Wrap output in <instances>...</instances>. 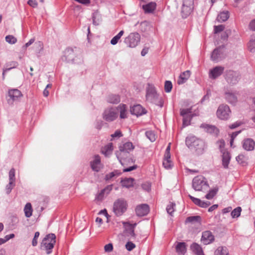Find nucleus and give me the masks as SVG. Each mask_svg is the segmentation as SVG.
Segmentation results:
<instances>
[{
    "mask_svg": "<svg viewBox=\"0 0 255 255\" xmlns=\"http://www.w3.org/2000/svg\"><path fill=\"white\" fill-rule=\"evenodd\" d=\"M18 65V64L16 61H12L7 64V66H10L8 68H10V70L17 67Z\"/></svg>",
    "mask_w": 255,
    "mask_h": 255,
    "instance_id": "59",
    "label": "nucleus"
},
{
    "mask_svg": "<svg viewBox=\"0 0 255 255\" xmlns=\"http://www.w3.org/2000/svg\"><path fill=\"white\" fill-rule=\"evenodd\" d=\"M108 103L116 104L120 102V98L117 95H110L107 98Z\"/></svg>",
    "mask_w": 255,
    "mask_h": 255,
    "instance_id": "33",
    "label": "nucleus"
},
{
    "mask_svg": "<svg viewBox=\"0 0 255 255\" xmlns=\"http://www.w3.org/2000/svg\"><path fill=\"white\" fill-rule=\"evenodd\" d=\"M205 128H206L207 131L209 133H217L218 132V129L213 126L206 125Z\"/></svg>",
    "mask_w": 255,
    "mask_h": 255,
    "instance_id": "41",
    "label": "nucleus"
},
{
    "mask_svg": "<svg viewBox=\"0 0 255 255\" xmlns=\"http://www.w3.org/2000/svg\"><path fill=\"white\" fill-rule=\"evenodd\" d=\"M190 75L191 72L189 70H187L181 73L177 81L178 84L181 85L185 83L189 79Z\"/></svg>",
    "mask_w": 255,
    "mask_h": 255,
    "instance_id": "22",
    "label": "nucleus"
},
{
    "mask_svg": "<svg viewBox=\"0 0 255 255\" xmlns=\"http://www.w3.org/2000/svg\"><path fill=\"white\" fill-rule=\"evenodd\" d=\"M214 240V236L209 231H206L202 233L201 242L204 245H208Z\"/></svg>",
    "mask_w": 255,
    "mask_h": 255,
    "instance_id": "14",
    "label": "nucleus"
},
{
    "mask_svg": "<svg viewBox=\"0 0 255 255\" xmlns=\"http://www.w3.org/2000/svg\"><path fill=\"white\" fill-rule=\"evenodd\" d=\"M15 170L12 168L9 172V181L15 182Z\"/></svg>",
    "mask_w": 255,
    "mask_h": 255,
    "instance_id": "49",
    "label": "nucleus"
},
{
    "mask_svg": "<svg viewBox=\"0 0 255 255\" xmlns=\"http://www.w3.org/2000/svg\"><path fill=\"white\" fill-rule=\"evenodd\" d=\"M130 113L136 116H140L145 113L144 109L140 105H134L130 108Z\"/></svg>",
    "mask_w": 255,
    "mask_h": 255,
    "instance_id": "23",
    "label": "nucleus"
},
{
    "mask_svg": "<svg viewBox=\"0 0 255 255\" xmlns=\"http://www.w3.org/2000/svg\"><path fill=\"white\" fill-rule=\"evenodd\" d=\"M118 109L116 107L108 108L103 114V118L108 122H112L118 118Z\"/></svg>",
    "mask_w": 255,
    "mask_h": 255,
    "instance_id": "8",
    "label": "nucleus"
},
{
    "mask_svg": "<svg viewBox=\"0 0 255 255\" xmlns=\"http://www.w3.org/2000/svg\"><path fill=\"white\" fill-rule=\"evenodd\" d=\"M215 255H230L228 249L225 247H219L214 252Z\"/></svg>",
    "mask_w": 255,
    "mask_h": 255,
    "instance_id": "31",
    "label": "nucleus"
},
{
    "mask_svg": "<svg viewBox=\"0 0 255 255\" xmlns=\"http://www.w3.org/2000/svg\"><path fill=\"white\" fill-rule=\"evenodd\" d=\"M5 40L7 43L10 44H15L17 42V39L14 36L11 35L6 36Z\"/></svg>",
    "mask_w": 255,
    "mask_h": 255,
    "instance_id": "40",
    "label": "nucleus"
},
{
    "mask_svg": "<svg viewBox=\"0 0 255 255\" xmlns=\"http://www.w3.org/2000/svg\"><path fill=\"white\" fill-rule=\"evenodd\" d=\"M134 181L132 178H125L122 179L121 182L123 187L128 188L133 186Z\"/></svg>",
    "mask_w": 255,
    "mask_h": 255,
    "instance_id": "25",
    "label": "nucleus"
},
{
    "mask_svg": "<svg viewBox=\"0 0 255 255\" xmlns=\"http://www.w3.org/2000/svg\"><path fill=\"white\" fill-rule=\"evenodd\" d=\"M14 183V182L9 181V183L6 185L5 188L6 192L7 194H9L11 192L12 189L15 185Z\"/></svg>",
    "mask_w": 255,
    "mask_h": 255,
    "instance_id": "51",
    "label": "nucleus"
},
{
    "mask_svg": "<svg viewBox=\"0 0 255 255\" xmlns=\"http://www.w3.org/2000/svg\"><path fill=\"white\" fill-rule=\"evenodd\" d=\"M113 188V185H110L107 186L105 188L103 189L102 190L105 192L107 194H108L110 191L112 190Z\"/></svg>",
    "mask_w": 255,
    "mask_h": 255,
    "instance_id": "63",
    "label": "nucleus"
},
{
    "mask_svg": "<svg viewBox=\"0 0 255 255\" xmlns=\"http://www.w3.org/2000/svg\"><path fill=\"white\" fill-rule=\"evenodd\" d=\"M239 131L233 132L231 136V139H230V145L231 147L233 145V141L234 139L237 137L239 133Z\"/></svg>",
    "mask_w": 255,
    "mask_h": 255,
    "instance_id": "57",
    "label": "nucleus"
},
{
    "mask_svg": "<svg viewBox=\"0 0 255 255\" xmlns=\"http://www.w3.org/2000/svg\"><path fill=\"white\" fill-rule=\"evenodd\" d=\"M74 57L75 53L73 49L71 48H67L65 51L64 60L68 62H73Z\"/></svg>",
    "mask_w": 255,
    "mask_h": 255,
    "instance_id": "19",
    "label": "nucleus"
},
{
    "mask_svg": "<svg viewBox=\"0 0 255 255\" xmlns=\"http://www.w3.org/2000/svg\"><path fill=\"white\" fill-rule=\"evenodd\" d=\"M172 88V83L169 81H166L164 84V90L167 93L170 92Z\"/></svg>",
    "mask_w": 255,
    "mask_h": 255,
    "instance_id": "45",
    "label": "nucleus"
},
{
    "mask_svg": "<svg viewBox=\"0 0 255 255\" xmlns=\"http://www.w3.org/2000/svg\"><path fill=\"white\" fill-rule=\"evenodd\" d=\"M175 207V204L173 203H171L170 204L168 205L166 207V211L167 213L172 215V213L174 211V207Z\"/></svg>",
    "mask_w": 255,
    "mask_h": 255,
    "instance_id": "46",
    "label": "nucleus"
},
{
    "mask_svg": "<svg viewBox=\"0 0 255 255\" xmlns=\"http://www.w3.org/2000/svg\"><path fill=\"white\" fill-rule=\"evenodd\" d=\"M190 2L186 3V5L182 4L181 12L182 14V17L186 18L188 15H189L192 11V5H191V1L190 0Z\"/></svg>",
    "mask_w": 255,
    "mask_h": 255,
    "instance_id": "20",
    "label": "nucleus"
},
{
    "mask_svg": "<svg viewBox=\"0 0 255 255\" xmlns=\"http://www.w3.org/2000/svg\"><path fill=\"white\" fill-rule=\"evenodd\" d=\"M176 250L179 255H184L186 251L185 243H178L176 247Z\"/></svg>",
    "mask_w": 255,
    "mask_h": 255,
    "instance_id": "29",
    "label": "nucleus"
},
{
    "mask_svg": "<svg viewBox=\"0 0 255 255\" xmlns=\"http://www.w3.org/2000/svg\"><path fill=\"white\" fill-rule=\"evenodd\" d=\"M149 211V208L147 204H141L136 207L135 209L136 214L138 216H144L146 215Z\"/></svg>",
    "mask_w": 255,
    "mask_h": 255,
    "instance_id": "15",
    "label": "nucleus"
},
{
    "mask_svg": "<svg viewBox=\"0 0 255 255\" xmlns=\"http://www.w3.org/2000/svg\"><path fill=\"white\" fill-rule=\"evenodd\" d=\"M124 33V31L123 30H121L117 35L114 36L111 40V44L116 45L118 42L119 40L123 36Z\"/></svg>",
    "mask_w": 255,
    "mask_h": 255,
    "instance_id": "38",
    "label": "nucleus"
},
{
    "mask_svg": "<svg viewBox=\"0 0 255 255\" xmlns=\"http://www.w3.org/2000/svg\"><path fill=\"white\" fill-rule=\"evenodd\" d=\"M39 236V233L36 232L35 233L34 237L32 240V244L33 246H36L37 244V239Z\"/></svg>",
    "mask_w": 255,
    "mask_h": 255,
    "instance_id": "56",
    "label": "nucleus"
},
{
    "mask_svg": "<svg viewBox=\"0 0 255 255\" xmlns=\"http://www.w3.org/2000/svg\"><path fill=\"white\" fill-rule=\"evenodd\" d=\"M90 165L93 170L98 172L102 168L101 158L99 155H95L93 160L90 162Z\"/></svg>",
    "mask_w": 255,
    "mask_h": 255,
    "instance_id": "13",
    "label": "nucleus"
},
{
    "mask_svg": "<svg viewBox=\"0 0 255 255\" xmlns=\"http://www.w3.org/2000/svg\"><path fill=\"white\" fill-rule=\"evenodd\" d=\"M225 47L224 46H220L213 51L211 59L213 61L218 62L225 58Z\"/></svg>",
    "mask_w": 255,
    "mask_h": 255,
    "instance_id": "9",
    "label": "nucleus"
},
{
    "mask_svg": "<svg viewBox=\"0 0 255 255\" xmlns=\"http://www.w3.org/2000/svg\"><path fill=\"white\" fill-rule=\"evenodd\" d=\"M113 150V143H109L102 148L101 151L105 156L108 157L112 153Z\"/></svg>",
    "mask_w": 255,
    "mask_h": 255,
    "instance_id": "24",
    "label": "nucleus"
},
{
    "mask_svg": "<svg viewBox=\"0 0 255 255\" xmlns=\"http://www.w3.org/2000/svg\"><path fill=\"white\" fill-rule=\"evenodd\" d=\"M146 136L151 141V142H153L156 140V135L155 133L151 131H147L145 132Z\"/></svg>",
    "mask_w": 255,
    "mask_h": 255,
    "instance_id": "39",
    "label": "nucleus"
},
{
    "mask_svg": "<svg viewBox=\"0 0 255 255\" xmlns=\"http://www.w3.org/2000/svg\"><path fill=\"white\" fill-rule=\"evenodd\" d=\"M255 146V141L250 138L245 139L243 141V147L247 151H252Z\"/></svg>",
    "mask_w": 255,
    "mask_h": 255,
    "instance_id": "17",
    "label": "nucleus"
},
{
    "mask_svg": "<svg viewBox=\"0 0 255 255\" xmlns=\"http://www.w3.org/2000/svg\"><path fill=\"white\" fill-rule=\"evenodd\" d=\"M240 165L245 166L248 164V157L242 154H240Z\"/></svg>",
    "mask_w": 255,
    "mask_h": 255,
    "instance_id": "44",
    "label": "nucleus"
},
{
    "mask_svg": "<svg viewBox=\"0 0 255 255\" xmlns=\"http://www.w3.org/2000/svg\"><path fill=\"white\" fill-rule=\"evenodd\" d=\"M225 68L221 66H217L210 69L209 72V77L211 79H216L224 72Z\"/></svg>",
    "mask_w": 255,
    "mask_h": 255,
    "instance_id": "11",
    "label": "nucleus"
},
{
    "mask_svg": "<svg viewBox=\"0 0 255 255\" xmlns=\"http://www.w3.org/2000/svg\"><path fill=\"white\" fill-rule=\"evenodd\" d=\"M238 73L233 70H228L226 72V79L229 84L233 85L238 83Z\"/></svg>",
    "mask_w": 255,
    "mask_h": 255,
    "instance_id": "12",
    "label": "nucleus"
},
{
    "mask_svg": "<svg viewBox=\"0 0 255 255\" xmlns=\"http://www.w3.org/2000/svg\"><path fill=\"white\" fill-rule=\"evenodd\" d=\"M225 29V26L224 25H215L214 26V33L217 34L220 32L223 31Z\"/></svg>",
    "mask_w": 255,
    "mask_h": 255,
    "instance_id": "48",
    "label": "nucleus"
},
{
    "mask_svg": "<svg viewBox=\"0 0 255 255\" xmlns=\"http://www.w3.org/2000/svg\"><path fill=\"white\" fill-rule=\"evenodd\" d=\"M248 48L250 52H255V36H251L250 40L248 43Z\"/></svg>",
    "mask_w": 255,
    "mask_h": 255,
    "instance_id": "36",
    "label": "nucleus"
},
{
    "mask_svg": "<svg viewBox=\"0 0 255 255\" xmlns=\"http://www.w3.org/2000/svg\"><path fill=\"white\" fill-rule=\"evenodd\" d=\"M113 250V246L112 243L107 244L104 247V250L106 252H111Z\"/></svg>",
    "mask_w": 255,
    "mask_h": 255,
    "instance_id": "54",
    "label": "nucleus"
},
{
    "mask_svg": "<svg viewBox=\"0 0 255 255\" xmlns=\"http://www.w3.org/2000/svg\"><path fill=\"white\" fill-rule=\"evenodd\" d=\"M186 144L189 148H194L199 153L202 152L204 149V143L201 140L195 136H189L186 139Z\"/></svg>",
    "mask_w": 255,
    "mask_h": 255,
    "instance_id": "5",
    "label": "nucleus"
},
{
    "mask_svg": "<svg viewBox=\"0 0 255 255\" xmlns=\"http://www.w3.org/2000/svg\"><path fill=\"white\" fill-rule=\"evenodd\" d=\"M190 199L192 201V202L196 205L202 207V208H206L208 207L210 205V203L208 201L204 202L201 201L200 199L198 198H195L191 195H189Z\"/></svg>",
    "mask_w": 255,
    "mask_h": 255,
    "instance_id": "21",
    "label": "nucleus"
},
{
    "mask_svg": "<svg viewBox=\"0 0 255 255\" xmlns=\"http://www.w3.org/2000/svg\"><path fill=\"white\" fill-rule=\"evenodd\" d=\"M122 223L128 235L135 238V234L134 232V228L136 225V224H131L128 222H123Z\"/></svg>",
    "mask_w": 255,
    "mask_h": 255,
    "instance_id": "16",
    "label": "nucleus"
},
{
    "mask_svg": "<svg viewBox=\"0 0 255 255\" xmlns=\"http://www.w3.org/2000/svg\"><path fill=\"white\" fill-rule=\"evenodd\" d=\"M56 243V236L54 234H49L43 239L41 244L42 250L46 251L47 254L52 253L54 246Z\"/></svg>",
    "mask_w": 255,
    "mask_h": 255,
    "instance_id": "2",
    "label": "nucleus"
},
{
    "mask_svg": "<svg viewBox=\"0 0 255 255\" xmlns=\"http://www.w3.org/2000/svg\"><path fill=\"white\" fill-rule=\"evenodd\" d=\"M237 93H233L231 92H226L225 93V98L226 100L231 104H235L238 102Z\"/></svg>",
    "mask_w": 255,
    "mask_h": 255,
    "instance_id": "18",
    "label": "nucleus"
},
{
    "mask_svg": "<svg viewBox=\"0 0 255 255\" xmlns=\"http://www.w3.org/2000/svg\"><path fill=\"white\" fill-rule=\"evenodd\" d=\"M229 17V13L228 11H223L220 12L217 17L216 20L219 22H222L226 21Z\"/></svg>",
    "mask_w": 255,
    "mask_h": 255,
    "instance_id": "28",
    "label": "nucleus"
},
{
    "mask_svg": "<svg viewBox=\"0 0 255 255\" xmlns=\"http://www.w3.org/2000/svg\"><path fill=\"white\" fill-rule=\"evenodd\" d=\"M24 214L26 217L29 218L32 215L33 209L31 203L26 204L24 208Z\"/></svg>",
    "mask_w": 255,
    "mask_h": 255,
    "instance_id": "35",
    "label": "nucleus"
},
{
    "mask_svg": "<svg viewBox=\"0 0 255 255\" xmlns=\"http://www.w3.org/2000/svg\"><path fill=\"white\" fill-rule=\"evenodd\" d=\"M201 221V217L199 216H190L188 217L186 220V223H199Z\"/></svg>",
    "mask_w": 255,
    "mask_h": 255,
    "instance_id": "37",
    "label": "nucleus"
},
{
    "mask_svg": "<svg viewBox=\"0 0 255 255\" xmlns=\"http://www.w3.org/2000/svg\"><path fill=\"white\" fill-rule=\"evenodd\" d=\"M163 165L166 169L170 168L172 166V162L170 160V158H167L164 156V160L163 161Z\"/></svg>",
    "mask_w": 255,
    "mask_h": 255,
    "instance_id": "43",
    "label": "nucleus"
},
{
    "mask_svg": "<svg viewBox=\"0 0 255 255\" xmlns=\"http://www.w3.org/2000/svg\"><path fill=\"white\" fill-rule=\"evenodd\" d=\"M128 206L127 202L124 199H118L113 204V211L116 216H121L126 212Z\"/></svg>",
    "mask_w": 255,
    "mask_h": 255,
    "instance_id": "3",
    "label": "nucleus"
},
{
    "mask_svg": "<svg viewBox=\"0 0 255 255\" xmlns=\"http://www.w3.org/2000/svg\"><path fill=\"white\" fill-rule=\"evenodd\" d=\"M141 187L143 190L148 191L150 189V184L149 182H145L141 185Z\"/></svg>",
    "mask_w": 255,
    "mask_h": 255,
    "instance_id": "58",
    "label": "nucleus"
},
{
    "mask_svg": "<svg viewBox=\"0 0 255 255\" xmlns=\"http://www.w3.org/2000/svg\"><path fill=\"white\" fill-rule=\"evenodd\" d=\"M249 26L251 29L255 31V19L251 21Z\"/></svg>",
    "mask_w": 255,
    "mask_h": 255,
    "instance_id": "64",
    "label": "nucleus"
},
{
    "mask_svg": "<svg viewBox=\"0 0 255 255\" xmlns=\"http://www.w3.org/2000/svg\"><path fill=\"white\" fill-rule=\"evenodd\" d=\"M170 144H171L170 143H169L168 144V145L166 149L165 153V155H164V156H165V157L167 158H170Z\"/></svg>",
    "mask_w": 255,
    "mask_h": 255,
    "instance_id": "60",
    "label": "nucleus"
},
{
    "mask_svg": "<svg viewBox=\"0 0 255 255\" xmlns=\"http://www.w3.org/2000/svg\"><path fill=\"white\" fill-rule=\"evenodd\" d=\"M146 91V99L147 102L159 106L160 107L163 106V101L157 93L155 88L153 85L148 84Z\"/></svg>",
    "mask_w": 255,
    "mask_h": 255,
    "instance_id": "1",
    "label": "nucleus"
},
{
    "mask_svg": "<svg viewBox=\"0 0 255 255\" xmlns=\"http://www.w3.org/2000/svg\"><path fill=\"white\" fill-rule=\"evenodd\" d=\"M209 187L207 179L203 176H197L193 178L192 187L195 191H204L207 190Z\"/></svg>",
    "mask_w": 255,
    "mask_h": 255,
    "instance_id": "4",
    "label": "nucleus"
},
{
    "mask_svg": "<svg viewBox=\"0 0 255 255\" xmlns=\"http://www.w3.org/2000/svg\"><path fill=\"white\" fill-rule=\"evenodd\" d=\"M140 41V35L137 32L130 33L125 38V43L130 48L135 47Z\"/></svg>",
    "mask_w": 255,
    "mask_h": 255,
    "instance_id": "6",
    "label": "nucleus"
},
{
    "mask_svg": "<svg viewBox=\"0 0 255 255\" xmlns=\"http://www.w3.org/2000/svg\"><path fill=\"white\" fill-rule=\"evenodd\" d=\"M27 3L30 6L33 7H36L38 5V3L36 0H29L27 2Z\"/></svg>",
    "mask_w": 255,
    "mask_h": 255,
    "instance_id": "61",
    "label": "nucleus"
},
{
    "mask_svg": "<svg viewBox=\"0 0 255 255\" xmlns=\"http://www.w3.org/2000/svg\"><path fill=\"white\" fill-rule=\"evenodd\" d=\"M156 6V4L155 2H151L147 4L143 5L142 8L145 12L151 13L155 10Z\"/></svg>",
    "mask_w": 255,
    "mask_h": 255,
    "instance_id": "27",
    "label": "nucleus"
},
{
    "mask_svg": "<svg viewBox=\"0 0 255 255\" xmlns=\"http://www.w3.org/2000/svg\"><path fill=\"white\" fill-rule=\"evenodd\" d=\"M191 118L189 116L183 117V125L187 126L190 124Z\"/></svg>",
    "mask_w": 255,
    "mask_h": 255,
    "instance_id": "55",
    "label": "nucleus"
},
{
    "mask_svg": "<svg viewBox=\"0 0 255 255\" xmlns=\"http://www.w3.org/2000/svg\"><path fill=\"white\" fill-rule=\"evenodd\" d=\"M231 216L233 218H236L239 217V207L236 208L232 212Z\"/></svg>",
    "mask_w": 255,
    "mask_h": 255,
    "instance_id": "53",
    "label": "nucleus"
},
{
    "mask_svg": "<svg viewBox=\"0 0 255 255\" xmlns=\"http://www.w3.org/2000/svg\"><path fill=\"white\" fill-rule=\"evenodd\" d=\"M191 249L197 255H204L202 248L196 243L192 244L191 246Z\"/></svg>",
    "mask_w": 255,
    "mask_h": 255,
    "instance_id": "30",
    "label": "nucleus"
},
{
    "mask_svg": "<svg viewBox=\"0 0 255 255\" xmlns=\"http://www.w3.org/2000/svg\"><path fill=\"white\" fill-rule=\"evenodd\" d=\"M217 192V190L216 189H212L209 191V193L206 194L205 197L207 199H212L216 194Z\"/></svg>",
    "mask_w": 255,
    "mask_h": 255,
    "instance_id": "47",
    "label": "nucleus"
},
{
    "mask_svg": "<svg viewBox=\"0 0 255 255\" xmlns=\"http://www.w3.org/2000/svg\"><path fill=\"white\" fill-rule=\"evenodd\" d=\"M133 146L131 142H127L120 147V150L122 152H128L129 151L133 149Z\"/></svg>",
    "mask_w": 255,
    "mask_h": 255,
    "instance_id": "32",
    "label": "nucleus"
},
{
    "mask_svg": "<svg viewBox=\"0 0 255 255\" xmlns=\"http://www.w3.org/2000/svg\"><path fill=\"white\" fill-rule=\"evenodd\" d=\"M8 94L9 99H7V102L9 104H12L13 102L18 101L19 98L22 96L21 92L16 89L9 90Z\"/></svg>",
    "mask_w": 255,
    "mask_h": 255,
    "instance_id": "10",
    "label": "nucleus"
},
{
    "mask_svg": "<svg viewBox=\"0 0 255 255\" xmlns=\"http://www.w3.org/2000/svg\"><path fill=\"white\" fill-rule=\"evenodd\" d=\"M191 109H184L180 110V115L183 117L188 116L189 114L191 113Z\"/></svg>",
    "mask_w": 255,
    "mask_h": 255,
    "instance_id": "50",
    "label": "nucleus"
},
{
    "mask_svg": "<svg viewBox=\"0 0 255 255\" xmlns=\"http://www.w3.org/2000/svg\"><path fill=\"white\" fill-rule=\"evenodd\" d=\"M218 144H219V146L221 149V152H223L224 151H225V150H224L223 149L224 146H225V141L224 140H220L219 142H218Z\"/></svg>",
    "mask_w": 255,
    "mask_h": 255,
    "instance_id": "62",
    "label": "nucleus"
},
{
    "mask_svg": "<svg viewBox=\"0 0 255 255\" xmlns=\"http://www.w3.org/2000/svg\"><path fill=\"white\" fill-rule=\"evenodd\" d=\"M33 47L36 52L39 53L43 49V44L40 41L36 42L34 44Z\"/></svg>",
    "mask_w": 255,
    "mask_h": 255,
    "instance_id": "42",
    "label": "nucleus"
},
{
    "mask_svg": "<svg viewBox=\"0 0 255 255\" xmlns=\"http://www.w3.org/2000/svg\"><path fill=\"white\" fill-rule=\"evenodd\" d=\"M135 244H133V243H132L131 242H128L126 244V248L128 251H131L134 248H135Z\"/></svg>",
    "mask_w": 255,
    "mask_h": 255,
    "instance_id": "52",
    "label": "nucleus"
},
{
    "mask_svg": "<svg viewBox=\"0 0 255 255\" xmlns=\"http://www.w3.org/2000/svg\"><path fill=\"white\" fill-rule=\"evenodd\" d=\"M231 111L229 107L227 105H221L218 107L216 115L221 120H227L230 116Z\"/></svg>",
    "mask_w": 255,
    "mask_h": 255,
    "instance_id": "7",
    "label": "nucleus"
},
{
    "mask_svg": "<svg viewBox=\"0 0 255 255\" xmlns=\"http://www.w3.org/2000/svg\"><path fill=\"white\" fill-rule=\"evenodd\" d=\"M222 155V161L223 165L225 168H227L228 167V164L229 163V161L230 160V156L228 152L225 151L223 152Z\"/></svg>",
    "mask_w": 255,
    "mask_h": 255,
    "instance_id": "34",
    "label": "nucleus"
},
{
    "mask_svg": "<svg viewBox=\"0 0 255 255\" xmlns=\"http://www.w3.org/2000/svg\"><path fill=\"white\" fill-rule=\"evenodd\" d=\"M118 109V114L120 113V118L125 119L127 118V106L126 105H120L118 107H116Z\"/></svg>",
    "mask_w": 255,
    "mask_h": 255,
    "instance_id": "26",
    "label": "nucleus"
}]
</instances>
